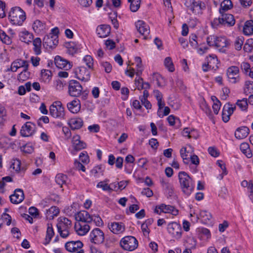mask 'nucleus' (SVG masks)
Segmentation results:
<instances>
[{
	"instance_id": "nucleus-1",
	"label": "nucleus",
	"mask_w": 253,
	"mask_h": 253,
	"mask_svg": "<svg viewBox=\"0 0 253 253\" xmlns=\"http://www.w3.org/2000/svg\"><path fill=\"white\" fill-rule=\"evenodd\" d=\"M8 19L13 25L21 26L26 19V14L20 7H12L8 13Z\"/></svg>"
},
{
	"instance_id": "nucleus-2",
	"label": "nucleus",
	"mask_w": 253,
	"mask_h": 253,
	"mask_svg": "<svg viewBox=\"0 0 253 253\" xmlns=\"http://www.w3.org/2000/svg\"><path fill=\"white\" fill-rule=\"evenodd\" d=\"M178 178L182 192L189 196L194 190V185L189 175L184 171L178 173Z\"/></svg>"
},
{
	"instance_id": "nucleus-3",
	"label": "nucleus",
	"mask_w": 253,
	"mask_h": 253,
	"mask_svg": "<svg viewBox=\"0 0 253 253\" xmlns=\"http://www.w3.org/2000/svg\"><path fill=\"white\" fill-rule=\"evenodd\" d=\"M218 18H214L211 22V25L214 28L220 26H233L235 23V20L233 15L228 13H220Z\"/></svg>"
},
{
	"instance_id": "nucleus-4",
	"label": "nucleus",
	"mask_w": 253,
	"mask_h": 253,
	"mask_svg": "<svg viewBox=\"0 0 253 253\" xmlns=\"http://www.w3.org/2000/svg\"><path fill=\"white\" fill-rule=\"evenodd\" d=\"M72 226V222L65 217H60L58 218L57 227L61 237L66 238L70 234L69 230Z\"/></svg>"
},
{
	"instance_id": "nucleus-5",
	"label": "nucleus",
	"mask_w": 253,
	"mask_h": 253,
	"mask_svg": "<svg viewBox=\"0 0 253 253\" xmlns=\"http://www.w3.org/2000/svg\"><path fill=\"white\" fill-rule=\"evenodd\" d=\"M185 4L187 10L195 15L202 14V10L205 8V3L200 0H186Z\"/></svg>"
},
{
	"instance_id": "nucleus-6",
	"label": "nucleus",
	"mask_w": 253,
	"mask_h": 253,
	"mask_svg": "<svg viewBox=\"0 0 253 253\" xmlns=\"http://www.w3.org/2000/svg\"><path fill=\"white\" fill-rule=\"evenodd\" d=\"M89 240L91 243L95 245L103 244L105 241V234L100 228H94L89 233Z\"/></svg>"
},
{
	"instance_id": "nucleus-7",
	"label": "nucleus",
	"mask_w": 253,
	"mask_h": 253,
	"mask_svg": "<svg viewBox=\"0 0 253 253\" xmlns=\"http://www.w3.org/2000/svg\"><path fill=\"white\" fill-rule=\"evenodd\" d=\"M138 241L133 236H127L123 238L120 241L121 246L126 251H132L138 247Z\"/></svg>"
},
{
	"instance_id": "nucleus-8",
	"label": "nucleus",
	"mask_w": 253,
	"mask_h": 253,
	"mask_svg": "<svg viewBox=\"0 0 253 253\" xmlns=\"http://www.w3.org/2000/svg\"><path fill=\"white\" fill-rule=\"evenodd\" d=\"M83 92V87L79 82L71 80L68 85V93L73 97H79Z\"/></svg>"
},
{
	"instance_id": "nucleus-9",
	"label": "nucleus",
	"mask_w": 253,
	"mask_h": 253,
	"mask_svg": "<svg viewBox=\"0 0 253 253\" xmlns=\"http://www.w3.org/2000/svg\"><path fill=\"white\" fill-rule=\"evenodd\" d=\"M218 61L215 55H210L206 58V63L203 65V70L207 72L210 69L215 70L218 68Z\"/></svg>"
},
{
	"instance_id": "nucleus-10",
	"label": "nucleus",
	"mask_w": 253,
	"mask_h": 253,
	"mask_svg": "<svg viewBox=\"0 0 253 253\" xmlns=\"http://www.w3.org/2000/svg\"><path fill=\"white\" fill-rule=\"evenodd\" d=\"M49 113L53 118L63 117L64 115V108L60 102H55L50 106Z\"/></svg>"
},
{
	"instance_id": "nucleus-11",
	"label": "nucleus",
	"mask_w": 253,
	"mask_h": 253,
	"mask_svg": "<svg viewBox=\"0 0 253 253\" xmlns=\"http://www.w3.org/2000/svg\"><path fill=\"white\" fill-rule=\"evenodd\" d=\"M168 231L172 237L176 239H179L181 237L182 229L180 224L175 222L169 223L168 225Z\"/></svg>"
},
{
	"instance_id": "nucleus-12",
	"label": "nucleus",
	"mask_w": 253,
	"mask_h": 253,
	"mask_svg": "<svg viewBox=\"0 0 253 253\" xmlns=\"http://www.w3.org/2000/svg\"><path fill=\"white\" fill-rule=\"evenodd\" d=\"M83 244L80 241H70L65 244V247L69 252H76V253H84L82 249Z\"/></svg>"
},
{
	"instance_id": "nucleus-13",
	"label": "nucleus",
	"mask_w": 253,
	"mask_h": 253,
	"mask_svg": "<svg viewBox=\"0 0 253 253\" xmlns=\"http://www.w3.org/2000/svg\"><path fill=\"white\" fill-rule=\"evenodd\" d=\"M239 70L237 66H231L227 70V76L229 81L232 84H236L239 82Z\"/></svg>"
},
{
	"instance_id": "nucleus-14",
	"label": "nucleus",
	"mask_w": 253,
	"mask_h": 253,
	"mask_svg": "<svg viewBox=\"0 0 253 253\" xmlns=\"http://www.w3.org/2000/svg\"><path fill=\"white\" fill-rule=\"evenodd\" d=\"M161 212L170 213L173 215H176L178 213V211L174 207L163 204L158 206H156L155 209V212L158 214H160Z\"/></svg>"
},
{
	"instance_id": "nucleus-15",
	"label": "nucleus",
	"mask_w": 253,
	"mask_h": 253,
	"mask_svg": "<svg viewBox=\"0 0 253 253\" xmlns=\"http://www.w3.org/2000/svg\"><path fill=\"white\" fill-rule=\"evenodd\" d=\"M135 26L138 32L144 36V39L149 38L148 36L150 33V29L143 21L138 20L135 23Z\"/></svg>"
},
{
	"instance_id": "nucleus-16",
	"label": "nucleus",
	"mask_w": 253,
	"mask_h": 253,
	"mask_svg": "<svg viewBox=\"0 0 253 253\" xmlns=\"http://www.w3.org/2000/svg\"><path fill=\"white\" fill-rule=\"evenodd\" d=\"M108 227L114 234H120L125 231V224L121 222H111L108 223Z\"/></svg>"
},
{
	"instance_id": "nucleus-17",
	"label": "nucleus",
	"mask_w": 253,
	"mask_h": 253,
	"mask_svg": "<svg viewBox=\"0 0 253 253\" xmlns=\"http://www.w3.org/2000/svg\"><path fill=\"white\" fill-rule=\"evenodd\" d=\"M35 126L31 122H26L21 127L20 134L23 137H29L35 132Z\"/></svg>"
},
{
	"instance_id": "nucleus-18",
	"label": "nucleus",
	"mask_w": 253,
	"mask_h": 253,
	"mask_svg": "<svg viewBox=\"0 0 253 253\" xmlns=\"http://www.w3.org/2000/svg\"><path fill=\"white\" fill-rule=\"evenodd\" d=\"M21 67H23L24 69L29 68L28 61L22 60L21 59H18L12 63L10 68H8L7 71H11L12 72H16L17 70Z\"/></svg>"
},
{
	"instance_id": "nucleus-19",
	"label": "nucleus",
	"mask_w": 253,
	"mask_h": 253,
	"mask_svg": "<svg viewBox=\"0 0 253 253\" xmlns=\"http://www.w3.org/2000/svg\"><path fill=\"white\" fill-rule=\"evenodd\" d=\"M58 43V40L55 36H52L51 34L45 36L43 39V44L46 48H54Z\"/></svg>"
},
{
	"instance_id": "nucleus-20",
	"label": "nucleus",
	"mask_w": 253,
	"mask_h": 253,
	"mask_svg": "<svg viewBox=\"0 0 253 253\" xmlns=\"http://www.w3.org/2000/svg\"><path fill=\"white\" fill-rule=\"evenodd\" d=\"M75 217L77 222L88 224L92 221L91 215L85 211H82L77 213Z\"/></svg>"
},
{
	"instance_id": "nucleus-21",
	"label": "nucleus",
	"mask_w": 253,
	"mask_h": 253,
	"mask_svg": "<svg viewBox=\"0 0 253 253\" xmlns=\"http://www.w3.org/2000/svg\"><path fill=\"white\" fill-rule=\"evenodd\" d=\"M74 228L77 233L80 236L85 235L90 229L88 224L81 222H76Z\"/></svg>"
},
{
	"instance_id": "nucleus-22",
	"label": "nucleus",
	"mask_w": 253,
	"mask_h": 253,
	"mask_svg": "<svg viewBox=\"0 0 253 253\" xmlns=\"http://www.w3.org/2000/svg\"><path fill=\"white\" fill-rule=\"evenodd\" d=\"M77 78L84 82H87L90 79V72L84 67H79L76 71Z\"/></svg>"
},
{
	"instance_id": "nucleus-23",
	"label": "nucleus",
	"mask_w": 253,
	"mask_h": 253,
	"mask_svg": "<svg viewBox=\"0 0 253 253\" xmlns=\"http://www.w3.org/2000/svg\"><path fill=\"white\" fill-rule=\"evenodd\" d=\"M24 199V192L21 189H15L14 194L10 196L11 202L15 204L20 203L23 201Z\"/></svg>"
},
{
	"instance_id": "nucleus-24",
	"label": "nucleus",
	"mask_w": 253,
	"mask_h": 253,
	"mask_svg": "<svg viewBox=\"0 0 253 253\" xmlns=\"http://www.w3.org/2000/svg\"><path fill=\"white\" fill-rule=\"evenodd\" d=\"M54 62L56 67L60 69H64L67 70L71 69L72 67L70 62L60 56H56L55 57Z\"/></svg>"
},
{
	"instance_id": "nucleus-25",
	"label": "nucleus",
	"mask_w": 253,
	"mask_h": 253,
	"mask_svg": "<svg viewBox=\"0 0 253 253\" xmlns=\"http://www.w3.org/2000/svg\"><path fill=\"white\" fill-rule=\"evenodd\" d=\"M72 145L76 151H80L86 147V144L80 140L79 135H75L72 138Z\"/></svg>"
},
{
	"instance_id": "nucleus-26",
	"label": "nucleus",
	"mask_w": 253,
	"mask_h": 253,
	"mask_svg": "<svg viewBox=\"0 0 253 253\" xmlns=\"http://www.w3.org/2000/svg\"><path fill=\"white\" fill-rule=\"evenodd\" d=\"M111 28L108 25H101L96 29L97 34L100 38H105L110 33Z\"/></svg>"
},
{
	"instance_id": "nucleus-27",
	"label": "nucleus",
	"mask_w": 253,
	"mask_h": 253,
	"mask_svg": "<svg viewBox=\"0 0 253 253\" xmlns=\"http://www.w3.org/2000/svg\"><path fill=\"white\" fill-rule=\"evenodd\" d=\"M20 40L24 42L29 44L33 40V35L32 33L26 30L20 32L19 34Z\"/></svg>"
},
{
	"instance_id": "nucleus-28",
	"label": "nucleus",
	"mask_w": 253,
	"mask_h": 253,
	"mask_svg": "<svg viewBox=\"0 0 253 253\" xmlns=\"http://www.w3.org/2000/svg\"><path fill=\"white\" fill-rule=\"evenodd\" d=\"M69 110L73 113H77L80 110L81 104L79 100L75 99L67 104Z\"/></svg>"
},
{
	"instance_id": "nucleus-29",
	"label": "nucleus",
	"mask_w": 253,
	"mask_h": 253,
	"mask_svg": "<svg viewBox=\"0 0 253 253\" xmlns=\"http://www.w3.org/2000/svg\"><path fill=\"white\" fill-rule=\"evenodd\" d=\"M249 129L246 126L238 128L235 132V136L239 139H243L247 136L249 134Z\"/></svg>"
},
{
	"instance_id": "nucleus-30",
	"label": "nucleus",
	"mask_w": 253,
	"mask_h": 253,
	"mask_svg": "<svg viewBox=\"0 0 253 253\" xmlns=\"http://www.w3.org/2000/svg\"><path fill=\"white\" fill-rule=\"evenodd\" d=\"M33 29L36 33H39L45 30L46 25L44 23L37 20L33 24Z\"/></svg>"
},
{
	"instance_id": "nucleus-31",
	"label": "nucleus",
	"mask_w": 253,
	"mask_h": 253,
	"mask_svg": "<svg viewBox=\"0 0 253 253\" xmlns=\"http://www.w3.org/2000/svg\"><path fill=\"white\" fill-rule=\"evenodd\" d=\"M153 93L154 97L156 98L158 101V106L159 107V110H161L164 107L165 105V102L163 101V94L158 90H154Z\"/></svg>"
},
{
	"instance_id": "nucleus-32",
	"label": "nucleus",
	"mask_w": 253,
	"mask_h": 253,
	"mask_svg": "<svg viewBox=\"0 0 253 253\" xmlns=\"http://www.w3.org/2000/svg\"><path fill=\"white\" fill-rule=\"evenodd\" d=\"M69 124L72 129H78L82 126L83 121L81 118H73L70 121Z\"/></svg>"
},
{
	"instance_id": "nucleus-33",
	"label": "nucleus",
	"mask_w": 253,
	"mask_h": 253,
	"mask_svg": "<svg viewBox=\"0 0 253 253\" xmlns=\"http://www.w3.org/2000/svg\"><path fill=\"white\" fill-rule=\"evenodd\" d=\"M232 7V3L231 0H224L220 4L219 13H226L227 11Z\"/></svg>"
},
{
	"instance_id": "nucleus-34",
	"label": "nucleus",
	"mask_w": 253,
	"mask_h": 253,
	"mask_svg": "<svg viewBox=\"0 0 253 253\" xmlns=\"http://www.w3.org/2000/svg\"><path fill=\"white\" fill-rule=\"evenodd\" d=\"M229 44V42L225 37H217L215 47L219 50L226 47Z\"/></svg>"
},
{
	"instance_id": "nucleus-35",
	"label": "nucleus",
	"mask_w": 253,
	"mask_h": 253,
	"mask_svg": "<svg viewBox=\"0 0 253 253\" xmlns=\"http://www.w3.org/2000/svg\"><path fill=\"white\" fill-rule=\"evenodd\" d=\"M243 32L245 35H250L253 33V21L249 20L246 22L244 28Z\"/></svg>"
},
{
	"instance_id": "nucleus-36",
	"label": "nucleus",
	"mask_w": 253,
	"mask_h": 253,
	"mask_svg": "<svg viewBox=\"0 0 253 253\" xmlns=\"http://www.w3.org/2000/svg\"><path fill=\"white\" fill-rule=\"evenodd\" d=\"M240 150L248 158L252 157L253 154L250 148L249 145L247 143H242L240 145Z\"/></svg>"
},
{
	"instance_id": "nucleus-37",
	"label": "nucleus",
	"mask_w": 253,
	"mask_h": 253,
	"mask_svg": "<svg viewBox=\"0 0 253 253\" xmlns=\"http://www.w3.org/2000/svg\"><path fill=\"white\" fill-rule=\"evenodd\" d=\"M41 80L44 83H48L50 81L52 73L49 70L43 69L41 71Z\"/></svg>"
},
{
	"instance_id": "nucleus-38",
	"label": "nucleus",
	"mask_w": 253,
	"mask_h": 253,
	"mask_svg": "<svg viewBox=\"0 0 253 253\" xmlns=\"http://www.w3.org/2000/svg\"><path fill=\"white\" fill-rule=\"evenodd\" d=\"M59 213V210L56 207H51L46 212L47 217L49 219H53L54 216H57Z\"/></svg>"
},
{
	"instance_id": "nucleus-39",
	"label": "nucleus",
	"mask_w": 253,
	"mask_h": 253,
	"mask_svg": "<svg viewBox=\"0 0 253 253\" xmlns=\"http://www.w3.org/2000/svg\"><path fill=\"white\" fill-rule=\"evenodd\" d=\"M130 4V9L132 12L137 11L140 7L141 0H127Z\"/></svg>"
},
{
	"instance_id": "nucleus-40",
	"label": "nucleus",
	"mask_w": 253,
	"mask_h": 253,
	"mask_svg": "<svg viewBox=\"0 0 253 253\" xmlns=\"http://www.w3.org/2000/svg\"><path fill=\"white\" fill-rule=\"evenodd\" d=\"M33 45L34 46V50L37 55L40 54L41 53V44L42 41L40 38H37L33 40Z\"/></svg>"
},
{
	"instance_id": "nucleus-41",
	"label": "nucleus",
	"mask_w": 253,
	"mask_h": 253,
	"mask_svg": "<svg viewBox=\"0 0 253 253\" xmlns=\"http://www.w3.org/2000/svg\"><path fill=\"white\" fill-rule=\"evenodd\" d=\"M11 143V139L4 135H0V147L4 148L8 146Z\"/></svg>"
},
{
	"instance_id": "nucleus-42",
	"label": "nucleus",
	"mask_w": 253,
	"mask_h": 253,
	"mask_svg": "<svg viewBox=\"0 0 253 253\" xmlns=\"http://www.w3.org/2000/svg\"><path fill=\"white\" fill-rule=\"evenodd\" d=\"M67 179V176L66 175L62 173H58L55 177V181L62 187V185L66 183Z\"/></svg>"
},
{
	"instance_id": "nucleus-43",
	"label": "nucleus",
	"mask_w": 253,
	"mask_h": 253,
	"mask_svg": "<svg viewBox=\"0 0 253 253\" xmlns=\"http://www.w3.org/2000/svg\"><path fill=\"white\" fill-rule=\"evenodd\" d=\"M10 167L17 172L21 170H24V168H21V162L18 159H14L12 160Z\"/></svg>"
},
{
	"instance_id": "nucleus-44",
	"label": "nucleus",
	"mask_w": 253,
	"mask_h": 253,
	"mask_svg": "<svg viewBox=\"0 0 253 253\" xmlns=\"http://www.w3.org/2000/svg\"><path fill=\"white\" fill-rule=\"evenodd\" d=\"M187 148L186 147H183L180 149V153L181 158L183 159V162L186 164H188L189 162V156L190 155H188L189 152L187 151Z\"/></svg>"
},
{
	"instance_id": "nucleus-45",
	"label": "nucleus",
	"mask_w": 253,
	"mask_h": 253,
	"mask_svg": "<svg viewBox=\"0 0 253 253\" xmlns=\"http://www.w3.org/2000/svg\"><path fill=\"white\" fill-rule=\"evenodd\" d=\"M54 231L52 225L51 224H48L47 231H46V236L45 238L46 240V244H48L52 237L54 235Z\"/></svg>"
},
{
	"instance_id": "nucleus-46",
	"label": "nucleus",
	"mask_w": 253,
	"mask_h": 253,
	"mask_svg": "<svg viewBox=\"0 0 253 253\" xmlns=\"http://www.w3.org/2000/svg\"><path fill=\"white\" fill-rule=\"evenodd\" d=\"M30 73L28 72V68L24 69L18 76V79L19 81H25L29 78Z\"/></svg>"
},
{
	"instance_id": "nucleus-47",
	"label": "nucleus",
	"mask_w": 253,
	"mask_h": 253,
	"mask_svg": "<svg viewBox=\"0 0 253 253\" xmlns=\"http://www.w3.org/2000/svg\"><path fill=\"white\" fill-rule=\"evenodd\" d=\"M164 64L166 67L170 71L173 72L174 71V67L171 60L169 57H167L165 58L164 61Z\"/></svg>"
},
{
	"instance_id": "nucleus-48",
	"label": "nucleus",
	"mask_w": 253,
	"mask_h": 253,
	"mask_svg": "<svg viewBox=\"0 0 253 253\" xmlns=\"http://www.w3.org/2000/svg\"><path fill=\"white\" fill-rule=\"evenodd\" d=\"M244 92L247 95L253 93V82L246 81L245 82Z\"/></svg>"
},
{
	"instance_id": "nucleus-49",
	"label": "nucleus",
	"mask_w": 253,
	"mask_h": 253,
	"mask_svg": "<svg viewBox=\"0 0 253 253\" xmlns=\"http://www.w3.org/2000/svg\"><path fill=\"white\" fill-rule=\"evenodd\" d=\"M161 183L164 188L169 191V194L170 196H172L174 193L173 188L172 185L164 180L161 181Z\"/></svg>"
},
{
	"instance_id": "nucleus-50",
	"label": "nucleus",
	"mask_w": 253,
	"mask_h": 253,
	"mask_svg": "<svg viewBox=\"0 0 253 253\" xmlns=\"http://www.w3.org/2000/svg\"><path fill=\"white\" fill-rule=\"evenodd\" d=\"M84 62L89 69H92L93 66V60L90 55H86L83 59Z\"/></svg>"
},
{
	"instance_id": "nucleus-51",
	"label": "nucleus",
	"mask_w": 253,
	"mask_h": 253,
	"mask_svg": "<svg viewBox=\"0 0 253 253\" xmlns=\"http://www.w3.org/2000/svg\"><path fill=\"white\" fill-rule=\"evenodd\" d=\"M236 105L242 110L245 111L248 108L247 100L243 98L242 100H239L236 103Z\"/></svg>"
},
{
	"instance_id": "nucleus-52",
	"label": "nucleus",
	"mask_w": 253,
	"mask_h": 253,
	"mask_svg": "<svg viewBox=\"0 0 253 253\" xmlns=\"http://www.w3.org/2000/svg\"><path fill=\"white\" fill-rule=\"evenodd\" d=\"M0 39L2 42L7 45L11 43V39L3 31H0Z\"/></svg>"
},
{
	"instance_id": "nucleus-53",
	"label": "nucleus",
	"mask_w": 253,
	"mask_h": 253,
	"mask_svg": "<svg viewBox=\"0 0 253 253\" xmlns=\"http://www.w3.org/2000/svg\"><path fill=\"white\" fill-rule=\"evenodd\" d=\"M109 180L106 179L103 181H100L99 182L97 185V188H101L104 191H110L111 190V187L108 184V183H106L107 182H108Z\"/></svg>"
},
{
	"instance_id": "nucleus-54",
	"label": "nucleus",
	"mask_w": 253,
	"mask_h": 253,
	"mask_svg": "<svg viewBox=\"0 0 253 253\" xmlns=\"http://www.w3.org/2000/svg\"><path fill=\"white\" fill-rule=\"evenodd\" d=\"M197 39L198 37L195 34H191L189 37V43L194 48H196L198 47V42Z\"/></svg>"
},
{
	"instance_id": "nucleus-55",
	"label": "nucleus",
	"mask_w": 253,
	"mask_h": 253,
	"mask_svg": "<svg viewBox=\"0 0 253 253\" xmlns=\"http://www.w3.org/2000/svg\"><path fill=\"white\" fill-rule=\"evenodd\" d=\"M194 132V130H190L188 128H185L182 131V135L183 136L188 137L189 138L194 137L196 139V136L193 134Z\"/></svg>"
},
{
	"instance_id": "nucleus-56",
	"label": "nucleus",
	"mask_w": 253,
	"mask_h": 253,
	"mask_svg": "<svg viewBox=\"0 0 253 253\" xmlns=\"http://www.w3.org/2000/svg\"><path fill=\"white\" fill-rule=\"evenodd\" d=\"M69 46L68 47L67 52L69 54L74 55L76 53L79 49L77 45L74 43H69Z\"/></svg>"
},
{
	"instance_id": "nucleus-57",
	"label": "nucleus",
	"mask_w": 253,
	"mask_h": 253,
	"mask_svg": "<svg viewBox=\"0 0 253 253\" xmlns=\"http://www.w3.org/2000/svg\"><path fill=\"white\" fill-rule=\"evenodd\" d=\"M244 38L243 37H238L236 39L235 42V49L240 50L242 48V46L244 42Z\"/></svg>"
},
{
	"instance_id": "nucleus-58",
	"label": "nucleus",
	"mask_w": 253,
	"mask_h": 253,
	"mask_svg": "<svg viewBox=\"0 0 253 253\" xmlns=\"http://www.w3.org/2000/svg\"><path fill=\"white\" fill-rule=\"evenodd\" d=\"M200 107L207 115L210 117L211 116V111L205 101H203L201 103Z\"/></svg>"
},
{
	"instance_id": "nucleus-59",
	"label": "nucleus",
	"mask_w": 253,
	"mask_h": 253,
	"mask_svg": "<svg viewBox=\"0 0 253 253\" xmlns=\"http://www.w3.org/2000/svg\"><path fill=\"white\" fill-rule=\"evenodd\" d=\"M92 221H93L97 226L100 227L103 225V222L99 215H91Z\"/></svg>"
},
{
	"instance_id": "nucleus-60",
	"label": "nucleus",
	"mask_w": 253,
	"mask_h": 253,
	"mask_svg": "<svg viewBox=\"0 0 253 253\" xmlns=\"http://www.w3.org/2000/svg\"><path fill=\"white\" fill-rule=\"evenodd\" d=\"M12 181V178L9 176L2 177L1 180L0 181V189H3L4 188L6 182H11Z\"/></svg>"
},
{
	"instance_id": "nucleus-61",
	"label": "nucleus",
	"mask_w": 253,
	"mask_h": 253,
	"mask_svg": "<svg viewBox=\"0 0 253 253\" xmlns=\"http://www.w3.org/2000/svg\"><path fill=\"white\" fill-rule=\"evenodd\" d=\"M216 40L217 37L215 36H210L207 38V43L211 46H215Z\"/></svg>"
},
{
	"instance_id": "nucleus-62",
	"label": "nucleus",
	"mask_w": 253,
	"mask_h": 253,
	"mask_svg": "<svg viewBox=\"0 0 253 253\" xmlns=\"http://www.w3.org/2000/svg\"><path fill=\"white\" fill-rule=\"evenodd\" d=\"M223 109L232 115L236 109V107L235 106L230 104V103H227L224 106Z\"/></svg>"
},
{
	"instance_id": "nucleus-63",
	"label": "nucleus",
	"mask_w": 253,
	"mask_h": 253,
	"mask_svg": "<svg viewBox=\"0 0 253 253\" xmlns=\"http://www.w3.org/2000/svg\"><path fill=\"white\" fill-rule=\"evenodd\" d=\"M80 159L82 163L84 164H87L89 162V157L86 152H82L80 154Z\"/></svg>"
},
{
	"instance_id": "nucleus-64",
	"label": "nucleus",
	"mask_w": 253,
	"mask_h": 253,
	"mask_svg": "<svg viewBox=\"0 0 253 253\" xmlns=\"http://www.w3.org/2000/svg\"><path fill=\"white\" fill-rule=\"evenodd\" d=\"M208 152L213 157H217L219 155V152L214 147H210L208 148Z\"/></svg>"
}]
</instances>
